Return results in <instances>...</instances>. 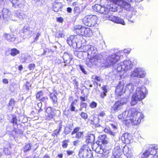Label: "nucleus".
<instances>
[{
  "instance_id": "obj_31",
  "label": "nucleus",
  "mask_w": 158,
  "mask_h": 158,
  "mask_svg": "<svg viewBox=\"0 0 158 158\" xmlns=\"http://www.w3.org/2000/svg\"><path fill=\"white\" fill-rule=\"evenodd\" d=\"M50 97L54 103H56L57 102V97L53 93H51L50 95Z\"/></svg>"
},
{
  "instance_id": "obj_48",
  "label": "nucleus",
  "mask_w": 158,
  "mask_h": 158,
  "mask_svg": "<svg viewBox=\"0 0 158 158\" xmlns=\"http://www.w3.org/2000/svg\"><path fill=\"white\" fill-rule=\"evenodd\" d=\"M79 127H76V128H75L73 132H72V135H74V134H76V133H77L78 132V131H79Z\"/></svg>"
},
{
  "instance_id": "obj_34",
  "label": "nucleus",
  "mask_w": 158,
  "mask_h": 158,
  "mask_svg": "<svg viewBox=\"0 0 158 158\" xmlns=\"http://www.w3.org/2000/svg\"><path fill=\"white\" fill-rule=\"evenodd\" d=\"M62 128V123L60 122L59 123V129H56L55 130L53 133L52 134H54L55 135H56V136L57 135H58L59 134V132L61 130Z\"/></svg>"
},
{
  "instance_id": "obj_6",
  "label": "nucleus",
  "mask_w": 158,
  "mask_h": 158,
  "mask_svg": "<svg viewBox=\"0 0 158 158\" xmlns=\"http://www.w3.org/2000/svg\"><path fill=\"white\" fill-rule=\"evenodd\" d=\"M133 66L131 61L129 60H125L118 64L116 67L118 72H121L124 73L126 71L130 70Z\"/></svg>"
},
{
  "instance_id": "obj_39",
  "label": "nucleus",
  "mask_w": 158,
  "mask_h": 158,
  "mask_svg": "<svg viewBox=\"0 0 158 158\" xmlns=\"http://www.w3.org/2000/svg\"><path fill=\"white\" fill-rule=\"evenodd\" d=\"M83 136V133L82 132H78L76 134L75 137L78 139H81Z\"/></svg>"
},
{
  "instance_id": "obj_11",
  "label": "nucleus",
  "mask_w": 158,
  "mask_h": 158,
  "mask_svg": "<svg viewBox=\"0 0 158 158\" xmlns=\"http://www.w3.org/2000/svg\"><path fill=\"white\" fill-rule=\"evenodd\" d=\"M125 99V101L124 102H122L123 100V99H121V101L116 102L111 107V112L114 113L120 110L121 108L122 105L127 102V100L126 98Z\"/></svg>"
},
{
  "instance_id": "obj_2",
  "label": "nucleus",
  "mask_w": 158,
  "mask_h": 158,
  "mask_svg": "<svg viewBox=\"0 0 158 158\" xmlns=\"http://www.w3.org/2000/svg\"><path fill=\"white\" fill-rule=\"evenodd\" d=\"M82 52H87V59L86 60V64L89 67H91L94 65H96L101 62L102 58V56L97 53V48L94 46L88 45L81 47Z\"/></svg>"
},
{
  "instance_id": "obj_33",
  "label": "nucleus",
  "mask_w": 158,
  "mask_h": 158,
  "mask_svg": "<svg viewBox=\"0 0 158 158\" xmlns=\"http://www.w3.org/2000/svg\"><path fill=\"white\" fill-rule=\"evenodd\" d=\"M74 38V37L73 35H71L68 38L67 42L69 46H71V45L72 44V41H73Z\"/></svg>"
},
{
  "instance_id": "obj_41",
  "label": "nucleus",
  "mask_w": 158,
  "mask_h": 158,
  "mask_svg": "<svg viewBox=\"0 0 158 158\" xmlns=\"http://www.w3.org/2000/svg\"><path fill=\"white\" fill-rule=\"evenodd\" d=\"M83 27H82V26L81 25H79L76 26L75 27V29L79 31L78 32L79 33H81V30L82 28Z\"/></svg>"
},
{
  "instance_id": "obj_46",
  "label": "nucleus",
  "mask_w": 158,
  "mask_h": 158,
  "mask_svg": "<svg viewBox=\"0 0 158 158\" xmlns=\"http://www.w3.org/2000/svg\"><path fill=\"white\" fill-rule=\"evenodd\" d=\"M3 152L6 155H9L10 154V151L7 148H5L3 150Z\"/></svg>"
},
{
  "instance_id": "obj_23",
  "label": "nucleus",
  "mask_w": 158,
  "mask_h": 158,
  "mask_svg": "<svg viewBox=\"0 0 158 158\" xmlns=\"http://www.w3.org/2000/svg\"><path fill=\"white\" fill-rule=\"evenodd\" d=\"M3 37L9 41L13 42L15 40V38L13 35H10L9 34H4Z\"/></svg>"
},
{
  "instance_id": "obj_40",
  "label": "nucleus",
  "mask_w": 158,
  "mask_h": 158,
  "mask_svg": "<svg viewBox=\"0 0 158 158\" xmlns=\"http://www.w3.org/2000/svg\"><path fill=\"white\" fill-rule=\"evenodd\" d=\"M97 106V103L94 101L92 102L89 104V106L91 108H96Z\"/></svg>"
},
{
  "instance_id": "obj_8",
  "label": "nucleus",
  "mask_w": 158,
  "mask_h": 158,
  "mask_svg": "<svg viewBox=\"0 0 158 158\" xmlns=\"http://www.w3.org/2000/svg\"><path fill=\"white\" fill-rule=\"evenodd\" d=\"M98 18L95 15H87L84 17L82 19V22L86 26L93 27L97 24Z\"/></svg>"
},
{
  "instance_id": "obj_64",
  "label": "nucleus",
  "mask_w": 158,
  "mask_h": 158,
  "mask_svg": "<svg viewBox=\"0 0 158 158\" xmlns=\"http://www.w3.org/2000/svg\"><path fill=\"white\" fill-rule=\"evenodd\" d=\"M3 82L4 83L7 84L8 83V80L6 79H4L3 80Z\"/></svg>"
},
{
  "instance_id": "obj_58",
  "label": "nucleus",
  "mask_w": 158,
  "mask_h": 158,
  "mask_svg": "<svg viewBox=\"0 0 158 158\" xmlns=\"http://www.w3.org/2000/svg\"><path fill=\"white\" fill-rule=\"evenodd\" d=\"M102 88L103 90L102 92L107 93V90L106 87V86H102Z\"/></svg>"
},
{
  "instance_id": "obj_38",
  "label": "nucleus",
  "mask_w": 158,
  "mask_h": 158,
  "mask_svg": "<svg viewBox=\"0 0 158 158\" xmlns=\"http://www.w3.org/2000/svg\"><path fill=\"white\" fill-rule=\"evenodd\" d=\"M73 11L76 15H78L80 13V8L79 7L75 6L73 10Z\"/></svg>"
},
{
  "instance_id": "obj_16",
  "label": "nucleus",
  "mask_w": 158,
  "mask_h": 158,
  "mask_svg": "<svg viewBox=\"0 0 158 158\" xmlns=\"http://www.w3.org/2000/svg\"><path fill=\"white\" fill-rule=\"evenodd\" d=\"M124 84L123 82L120 81L116 88L115 92L118 95H121L125 92V89H124Z\"/></svg>"
},
{
  "instance_id": "obj_27",
  "label": "nucleus",
  "mask_w": 158,
  "mask_h": 158,
  "mask_svg": "<svg viewBox=\"0 0 158 158\" xmlns=\"http://www.w3.org/2000/svg\"><path fill=\"white\" fill-rule=\"evenodd\" d=\"M123 153L127 156H128L131 153V150L127 146H125L123 149Z\"/></svg>"
},
{
  "instance_id": "obj_54",
  "label": "nucleus",
  "mask_w": 158,
  "mask_h": 158,
  "mask_svg": "<svg viewBox=\"0 0 158 158\" xmlns=\"http://www.w3.org/2000/svg\"><path fill=\"white\" fill-rule=\"evenodd\" d=\"M35 66V65L34 64H30L29 65L28 67L29 68L30 70H32L34 69V67Z\"/></svg>"
},
{
  "instance_id": "obj_20",
  "label": "nucleus",
  "mask_w": 158,
  "mask_h": 158,
  "mask_svg": "<svg viewBox=\"0 0 158 158\" xmlns=\"http://www.w3.org/2000/svg\"><path fill=\"white\" fill-rule=\"evenodd\" d=\"M122 150L119 146H115L113 151V154L115 158H118L122 154Z\"/></svg>"
},
{
  "instance_id": "obj_37",
  "label": "nucleus",
  "mask_w": 158,
  "mask_h": 158,
  "mask_svg": "<svg viewBox=\"0 0 158 158\" xmlns=\"http://www.w3.org/2000/svg\"><path fill=\"white\" fill-rule=\"evenodd\" d=\"M99 118L94 117L93 118V120H91V124H98L99 121Z\"/></svg>"
},
{
  "instance_id": "obj_59",
  "label": "nucleus",
  "mask_w": 158,
  "mask_h": 158,
  "mask_svg": "<svg viewBox=\"0 0 158 158\" xmlns=\"http://www.w3.org/2000/svg\"><path fill=\"white\" fill-rule=\"evenodd\" d=\"M56 20L57 22L62 23L63 21V19L62 18H57Z\"/></svg>"
},
{
  "instance_id": "obj_35",
  "label": "nucleus",
  "mask_w": 158,
  "mask_h": 158,
  "mask_svg": "<svg viewBox=\"0 0 158 158\" xmlns=\"http://www.w3.org/2000/svg\"><path fill=\"white\" fill-rule=\"evenodd\" d=\"M101 6L99 4H96L94 6H93L92 9L94 11L99 12L100 8H101Z\"/></svg>"
},
{
  "instance_id": "obj_43",
  "label": "nucleus",
  "mask_w": 158,
  "mask_h": 158,
  "mask_svg": "<svg viewBox=\"0 0 158 158\" xmlns=\"http://www.w3.org/2000/svg\"><path fill=\"white\" fill-rule=\"evenodd\" d=\"M31 148V146L30 144H27L26 145L24 148V152H27L30 150Z\"/></svg>"
},
{
  "instance_id": "obj_45",
  "label": "nucleus",
  "mask_w": 158,
  "mask_h": 158,
  "mask_svg": "<svg viewBox=\"0 0 158 158\" xmlns=\"http://www.w3.org/2000/svg\"><path fill=\"white\" fill-rule=\"evenodd\" d=\"M80 115L82 118L85 120H86L88 118L87 114L83 112H81Z\"/></svg>"
},
{
  "instance_id": "obj_12",
  "label": "nucleus",
  "mask_w": 158,
  "mask_h": 158,
  "mask_svg": "<svg viewBox=\"0 0 158 158\" xmlns=\"http://www.w3.org/2000/svg\"><path fill=\"white\" fill-rule=\"evenodd\" d=\"M110 1L115 5L117 4L121 7L126 10L128 9L130 7V4L124 0H110Z\"/></svg>"
},
{
  "instance_id": "obj_57",
  "label": "nucleus",
  "mask_w": 158,
  "mask_h": 158,
  "mask_svg": "<svg viewBox=\"0 0 158 158\" xmlns=\"http://www.w3.org/2000/svg\"><path fill=\"white\" fill-rule=\"evenodd\" d=\"M94 79L95 80L98 82H100L101 81H102L101 78L99 77L95 76V77Z\"/></svg>"
},
{
  "instance_id": "obj_51",
  "label": "nucleus",
  "mask_w": 158,
  "mask_h": 158,
  "mask_svg": "<svg viewBox=\"0 0 158 158\" xmlns=\"http://www.w3.org/2000/svg\"><path fill=\"white\" fill-rule=\"evenodd\" d=\"M106 93L104 92H101L100 93V97L102 98H104L106 96Z\"/></svg>"
},
{
  "instance_id": "obj_53",
  "label": "nucleus",
  "mask_w": 158,
  "mask_h": 158,
  "mask_svg": "<svg viewBox=\"0 0 158 158\" xmlns=\"http://www.w3.org/2000/svg\"><path fill=\"white\" fill-rule=\"evenodd\" d=\"M73 152H74L73 151L70 150H68L67 151V153L68 156L72 155Z\"/></svg>"
},
{
  "instance_id": "obj_18",
  "label": "nucleus",
  "mask_w": 158,
  "mask_h": 158,
  "mask_svg": "<svg viewBox=\"0 0 158 158\" xmlns=\"http://www.w3.org/2000/svg\"><path fill=\"white\" fill-rule=\"evenodd\" d=\"M79 34L86 37H91L93 35L92 31L90 28H85L84 27L82 28L81 33Z\"/></svg>"
},
{
  "instance_id": "obj_61",
  "label": "nucleus",
  "mask_w": 158,
  "mask_h": 158,
  "mask_svg": "<svg viewBox=\"0 0 158 158\" xmlns=\"http://www.w3.org/2000/svg\"><path fill=\"white\" fill-rule=\"evenodd\" d=\"M42 106V103L41 102H40L39 103H38L37 104V106H38V108L40 109L41 108Z\"/></svg>"
},
{
  "instance_id": "obj_7",
  "label": "nucleus",
  "mask_w": 158,
  "mask_h": 158,
  "mask_svg": "<svg viewBox=\"0 0 158 158\" xmlns=\"http://www.w3.org/2000/svg\"><path fill=\"white\" fill-rule=\"evenodd\" d=\"M78 155L81 158H92V152L88 145L82 146L79 150Z\"/></svg>"
},
{
  "instance_id": "obj_21",
  "label": "nucleus",
  "mask_w": 158,
  "mask_h": 158,
  "mask_svg": "<svg viewBox=\"0 0 158 158\" xmlns=\"http://www.w3.org/2000/svg\"><path fill=\"white\" fill-rule=\"evenodd\" d=\"M15 15L19 20L21 21L26 20L27 21V20L29 18L28 15H25L24 13L22 12L16 13Z\"/></svg>"
},
{
  "instance_id": "obj_25",
  "label": "nucleus",
  "mask_w": 158,
  "mask_h": 158,
  "mask_svg": "<svg viewBox=\"0 0 158 158\" xmlns=\"http://www.w3.org/2000/svg\"><path fill=\"white\" fill-rule=\"evenodd\" d=\"M3 17V18H7L10 15V12L9 10L6 8H4L2 10Z\"/></svg>"
},
{
  "instance_id": "obj_63",
  "label": "nucleus",
  "mask_w": 158,
  "mask_h": 158,
  "mask_svg": "<svg viewBox=\"0 0 158 158\" xmlns=\"http://www.w3.org/2000/svg\"><path fill=\"white\" fill-rule=\"evenodd\" d=\"M72 11V9L70 7H68L67 8V11L69 13H71Z\"/></svg>"
},
{
  "instance_id": "obj_30",
  "label": "nucleus",
  "mask_w": 158,
  "mask_h": 158,
  "mask_svg": "<svg viewBox=\"0 0 158 158\" xmlns=\"http://www.w3.org/2000/svg\"><path fill=\"white\" fill-rule=\"evenodd\" d=\"M55 36L57 38H63L64 36V32L63 30H60L57 32Z\"/></svg>"
},
{
  "instance_id": "obj_50",
  "label": "nucleus",
  "mask_w": 158,
  "mask_h": 158,
  "mask_svg": "<svg viewBox=\"0 0 158 158\" xmlns=\"http://www.w3.org/2000/svg\"><path fill=\"white\" fill-rule=\"evenodd\" d=\"M43 93L42 92L40 91L38 92L36 94V98H40L41 96H43Z\"/></svg>"
},
{
  "instance_id": "obj_44",
  "label": "nucleus",
  "mask_w": 158,
  "mask_h": 158,
  "mask_svg": "<svg viewBox=\"0 0 158 158\" xmlns=\"http://www.w3.org/2000/svg\"><path fill=\"white\" fill-rule=\"evenodd\" d=\"M75 104V102H73L71 104L70 106V108L71 111H74L75 110V107L74 106Z\"/></svg>"
},
{
  "instance_id": "obj_60",
  "label": "nucleus",
  "mask_w": 158,
  "mask_h": 158,
  "mask_svg": "<svg viewBox=\"0 0 158 158\" xmlns=\"http://www.w3.org/2000/svg\"><path fill=\"white\" fill-rule=\"evenodd\" d=\"M79 142V141H78V140L75 141L73 142V144L74 145L76 146V145H77Z\"/></svg>"
},
{
  "instance_id": "obj_10",
  "label": "nucleus",
  "mask_w": 158,
  "mask_h": 158,
  "mask_svg": "<svg viewBox=\"0 0 158 158\" xmlns=\"http://www.w3.org/2000/svg\"><path fill=\"white\" fill-rule=\"evenodd\" d=\"M146 72L144 69L141 68H135L134 70L131 73V77L142 78L146 75Z\"/></svg>"
},
{
  "instance_id": "obj_26",
  "label": "nucleus",
  "mask_w": 158,
  "mask_h": 158,
  "mask_svg": "<svg viewBox=\"0 0 158 158\" xmlns=\"http://www.w3.org/2000/svg\"><path fill=\"white\" fill-rule=\"evenodd\" d=\"M95 137L93 134H89L87 137L86 142L87 143H92L94 140Z\"/></svg>"
},
{
  "instance_id": "obj_4",
  "label": "nucleus",
  "mask_w": 158,
  "mask_h": 158,
  "mask_svg": "<svg viewBox=\"0 0 158 158\" xmlns=\"http://www.w3.org/2000/svg\"><path fill=\"white\" fill-rule=\"evenodd\" d=\"M110 6H109L107 7L101 6L99 12L101 14L106 15V18L110 20L117 23L125 25V23L123 19L118 17H115L110 15L111 14L110 11L114 12L117 10V8H113V7H112V8H110Z\"/></svg>"
},
{
  "instance_id": "obj_14",
  "label": "nucleus",
  "mask_w": 158,
  "mask_h": 158,
  "mask_svg": "<svg viewBox=\"0 0 158 158\" xmlns=\"http://www.w3.org/2000/svg\"><path fill=\"white\" fill-rule=\"evenodd\" d=\"M63 58L65 64L64 66H69L71 65L70 62L72 59V55L67 52H65L63 55Z\"/></svg>"
},
{
  "instance_id": "obj_62",
  "label": "nucleus",
  "mask_w": 158,
  "mask_h": 158,
  "mask_svg": "<svg viewBox=\"0 0 158 158\" xmlns=\"http://www.w3.org/2000/svg\"><path fill=\"white\" fill-rule=\"evenodd\" d=\"M30 84L29 82H27V84L26 85V88L28 90L29 89V86Z\"/></svg>"
},
{
  "instance_id": "obj_32",
  "label": "nucleus",
  "mask_w": 158,
  "mask_h": 158,
  "mask_svg": "<svg viewBox=\"0 0 158 158\" xmlns=\"http://www.w3.org/2000/svg\"><path fill=\"white\" fill-rule=\"evenodd\" d=\"M142 158H148V157L151 158V155L149 152L148 150H146L145 152H143L141 155Z\"/></svg>"
},
{
  "instance_id": "obj_49",
  "label": "nucleus",
  "mask_w": 158,
  "mask_h": 158,
  "mask_svg": "<svg viewBox=\"0 0 158 158\" xmlns=\"http://www.w3.org/2000/svg\"><path fill=\"white\" fill-rule=\"evenodd\" d=\"M15 104V101L13 99H11L9 102V105L13 106Z\"/></svg>"
},
{
  "instance_id": "obj_29",
  "label": "nucleus",
  "mask_w": 158,
  "mask_h": 158,
  "mask_svg": "<svg viewBox=\"0 0 158 158\" xmlns=\"http://www.w3.org/2000/svg\"><path fill=\"white\" fill-rule=\"evenodd\" d=\"M131 50L130 49H125L123 50L119 51L118 52L119 53L120 56L122 58L123 56L125 54L129 53Z\"/></svg>"
},
{
  "instance_id": "obj_24",
  "label": "nucleus",
  "mask_w": 158,
  "mask_h": 158,
  "mask_svg": "<svg viewBox=\"0 0 158 158\" xmlns=\"http://www.w3.org/2000/svg\"><path fill=\"white\" fill-rule=\"evenodd\" d=\"M61 5L60 3L55 2L52 7L53 10L55 12H57L61 10Z\"/></svg>"
},
{
  "instance_id": "obj_55",
  "label": "nucleus",
  "mask_w": 158,
  "mask_h": 158,
  "mask_svg": "<svg viewBox=\"0 0 158 158\" xmlns=\"http://www.w3.org/2000/svg\"><path fill=\"white\" fill-rule=\"evenodd\" d=\"M106 115V114L104 111H102L99 113V114H98V116L102 117Z\"/></svg>"
},
{
  "instance_id": "obj_1",
  "label": "nucleus",
  "mask_w": 158,
  "mask_h": 158,
  "mask_svg": "<svg viewBox=\"0 0 158 158\" xmlns=\"http://www.w3.org/2000/svg\"><path fill=\"white\" fill-rule=\"evenodd\" d=\"M118 117L119 119L123 120V123L128 126L138 125L144 116L142 113L137 111L135 109L131 108L119 115Z\"/></svg>"
},
{
  "instance_id": "obj_15",
  "label": "nucleus",
  "mask_w": 158,
  "mask_h": 158,
  "mask_svg": "<svg viewBox=\"0 0 158 158\" xmlns=\"http://www.w3.org/2000/svg\"><path fill=\"white\" fill-rule=\"evenodd\" d=\"M132 136L130 134L125 133L123 134L121 138V139L123 143L126 144L130 143L132 140Z\"/></svg>"
},
{
  "instance_id": "obj_19",
  "label": "nucleus",
  "mask_w": 158,
  "mask_h": 158,
  "mask_svg": "<svg viewBox=\"0 0 158 158\" xmlns=\"http://www.w3.org/2000/svg\"><path fill=\"white\" fill-rule=\"evenodd\" d=\"M55 111L56 110L50 107L48 108L46 110V112L48 114L47 119L49 120L53 118L56 114Z\"/></svg>"
},
{
  "instance_id": "obj_36",
  "label": "nucleus",
  "mask_w": 158,
  "mask_h": 158,
  "mask_svg": "<svg viewBox=\"0 0 158 158\" xmlns=\"http://www.w3.org/2000/svg\"><path fill=\"white\" fill-rule=\"evenodd\" d=\"M19 53V51L15 48H13L11 49L10 53V55L15 56Z\"/></svg>"
},
{
  "instance_id": "obj_9",
  "label": "nucleus",
  "mask_w": 158,
  "mask_h": 158,
  "mask_svg": "<svg viewBox=\"0 0 158 158\" xmlns=\"http://www.w3.org/2000/svg\"><path fill=\"white\" fill-rule=\"evenodd\" d=\"M122 59L119 53L118 52L115 53L111 55H110L106 60V65H108L114 66L120 59Z\"/></svg>"
},
{
  "instance_id": "obj_13",
  "label": "nucleus",
  "mask_w": 158,
  "mask_h": 158,
  "mask_svg": "<svg viewBox=\"0 0 158 158\" xmlns=\"http://www.w3.org/2000/svg\"><path fill=\"white\" fill-rule=\"evenodd\" d=\"M12 6L16 8H23L25 4V0H9Z\"/></svg>"
},
{
  "instance_id": "obj_52",
  "label": "nucleus",
  "mask_w": 158,
  "mask_h": 158,
  "mask_svg": "<svg viewBox=\"0 0 158 158\" xmlns=\"http://www.w3.org/2000/svg\"><path fill=\"white\" fill-rule=\"evenodd\" d=\"M79 67H80V69L82 71V72L84 74H86V72L85 71V70L84 69V67L81 65H79Z\"/></svg>"
},
{
  "instance_id": "obj_17",
  "label": "nucleus",
  "mask_w": 158,
  "mask_h": 158,
  "mask_svg": "<svg viewBox=\"0 0 158 158\" xmlns=\"http://www.w3.org/2000/svg\"><path fill=\"white\" fill-rule=\"evenodd\" d=\"M149 152L151 155V158H156L158 157V148L155 147H150L148 149Z\"/></svg>"
},
{
  "instance_id": "obj_56",
  "label": "nucleus",
  "mask_w": 158,
  "mask_h": 158,
  "mask_svg": "<svg viewBox=\"0 0 158 158\" xmlns=\"http://www.w3.org/2000/svg\"><path fill=\"white\" fill-rule=\"evenodd\" d=\"M48 98L47 97H43V98H42L41 99L40 101L41 102H46L48 100Z\"/></svg>"
},
{
  "instance_id": "obj_47",
  "label": "nucleus",
  "mask_w": 158,
  "mask_h": 158,
  "mask_svg": "<svg viewBox=\"0 0 158 158\" xmlns=\"http://www.w3.org/2000/svg\"><path fill=\"white\" fill-rule=\"evenodd\" d=\"M17 119L16 117H13L12 118V119L11 120V122L12 123H13L14 125V124H17Z\"/></svg>"
},
{
  "instance_id": "obj_28",
  "label": "nucleus",
  "mask_w": 158,
  "mask_h": 158,
  "mask_svg": "<svg viewBox=\"0 0 158 158\" xmlns=\"http://www.w3.org/2000/svg\"><path fill=\"white\" fill-rule=\"evenodd\" d=\"M74 37V38L72 41L73 44L71 46H72L73 48H75L77 46V42H78L79 40V39H78L79 36H75Z\"/></svg>"
},
{
  "instance_id": "obj_3",
  "label": "nucleus",
  "mask_w": 158,
  "mask_h": 158,
  "mask_svg": "<svg viewBox=\"0 0 158 158\" xmlns=\"http://www.w3.org/2000/svg\"><path fill=\"white\" fill-rule=\"evenodd\" d=\"M106 136L105 135H102L96 143V144L98 145V147L96 148H94V147L93 148L95 149L96 152L101 155L99 157L97 156V158H107L109 156V150L104 148L102 145H103L104 146L107 143L106 139Z\"/></svg>"
},
{
  "instance_id": "obj_5",
  "label": "nucleus",
  "mask_w": 158,
  "mask_h": 158,
  "mask_svg": "<svg viewBox=\"0 0 158 158\" xmlns=\"http://www.w3.org/2000/svg\"><path fill=\"white\" fill-rule=\"evenodd\" d=\"M147 93V91L145 87L143 86L137 87L131 97V105L134 106L136 105L138 101H141L145 97Z\"/></svg>"
},
{
  "instance_id": "obj_42",
  "label": "nucleus",
  "mask_w": 158,
  "mask_h": 158,
  "mask_svg": "<svg viewBox=\"0 0 158 158\" xmlns=\"http://www.w3.org/2000/svg\"><path fill=\"white\" fill-rule=\"evenodd\" d=\"M69 141L68 140H65L63 142L62 146L64 148H66L67 147L68 144V143L69 142Z\"/></svg>"
},
{
  "instance_id": "obj_22",
  "label": "nucleus",
  "mask_w": 158,
  "mask_h": 158,
  "mask_svg": "<svg viewBox=\"0 0 158 158\" xmlns=\"http://www.w3.org/2000/svg\"><path fill=\"white\" fill-rule=\"evenodd\" d=\"M135 87L133 84L130 83L127 84L125 88V92L129 93L130 94L132 93L134 90Z\"/></svg>"
}]
</instances>
